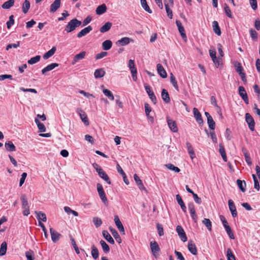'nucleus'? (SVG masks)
<instances>
[{"instance_id": "f257e3e1", "label": "nucleus", "mask_w": 260, "mask_h": 260, "mask_svg": "<svg viewBox=\"0 0 260 260\" xmlns=\"http://www.w3.org/2000/svg\"><path fill=\"white\" fill-rule=\"evenodd\" d=\"M81 21L78 20L76 18H74L70 20L68 24L66 26L64 31L67 32H71L74 31L77 27L81 25Z\"/></svg>"}, {"instance_id": "f03ea898", "label": "nucleus", "mask_w": 260, "mask_h": 260, "mask_svg": "<svg viewBox=\"0 0 260 260\" xmlns=\"http://www.w3.org/2000/svg\"><path fill=\"white\" fill-rule=\"evenodd\" d=\"M150 246L153 255L155 258H157L159 255V252L160 251V248L158 244L156 241L151 242Z\"/></svg>"}, {"instance_id": "7ed1b4c3", "label": "nucleus", "mask_w": 260, "mask_h": 260, "mask_svg": "<svg viewBox=\"0 0 260 260\" xmlns=\"http://www.w3.org/2000/svg\"><path fill=\"white\" fill-rule=\"evenodd\" d=\"M97 190L99 193L100 199L104 204L108 203V200L106 196L105 193L103 189V187L100 183L97 184Z\"/></svg>"}, {"instance_id": "20e7f679", "label": "nucleus", "mask_w": 260, "mask_h": 260, "mask_svg": "<svg viewBox=\"0 0 260 260\" xmlns=\"http://www.w3.org/2000/svg\"><path fill=\"white\" fill-rule=\"evenodd\" d=\"M77 112L79 115L80 119H81L82 121L84 123V124L86 126L89 125V122L88 121L87 116L85 113V111L81 108H78L77 110Z\"/></svg>"}, {"instance_id": "39448f33", "label": "nucleus", "mask_w": 260, "mask_h": 260, "mask_svg": "<svg viewBox=\"0 0 260 260\" xmlns=\"http://www.w3.org/2000/svg\"><path fill=\"white\" fill-rule=\"evenodd\" d=\"M128 67L131 70V72L132 75L133 79L134 81H136L137 80V69L135 68V62L134 60L130 59L128 63Z\"/></svg>"}, {"instance_id": "423d86ee", "label": "nucleus", "mask_w": 260, "mask_h": 260, "mask_svg": "<svg viewBox=\"0 0 260 260\" xmlns=\"http://www.w3.org/2000/svg\"><path fill=\"white\" fill-rule=\"evenodd\" d=\"M245 120H246V122L248 124L249 129L251 131H253L254 130L255 122H254V120L253 117L249 113H246Z\"/></svg>"}, {"instance_id": "0eeeda50", "label": "nucleus", "mask_w": 260, "mask_h": 260, "mask_svg": "<svg viewBox=\"0 0 260 260\" xmlns=\"http://www.w3.org/2000/svg\"><path fill=\"white\" fill-rule=\"evenodd\" d=\"M238 90L240 96L241 97L244 102L246 104H248L249 103L248 98L244 87L242 86H239Z\"/></svg>"}, {"instance_id": "6e6552de", "label": "nucleus", "mask_w": 260, "mask_h": 260, "mask_svg": "<svg viewBox=\"0 0 260 260\" xmlns=\"http://www.w3.org/2000/svg\"><path fill=\"white\" fill-rule=\"evenodd\" d=\"M176 231L181 240L184 242H186L187 240V238L182 226L180 225H177L176 228Z\"/></svg>"}, {"instance_id": "1a4fd4ad", "label": "nucleus", "mask_w": 260, "mask_h": 260, "mask_svg": "<svg viewBox=\"0 0 260 260\" xmlns=\"http://www.w3.org/2000/svg\"><path fill=\"white\" fill-rule=\"evenodd\" d=\"M50 232L53 242L56 243L61 237V235L52 228H50Z\"/></svg>"}, {"instance_id": "9d476101", "label": "nucleus", "mask_w": 260, "mask_h": 260, "mask_svg": "<svg viewBox=\"0 0 260 260\" xmlns=\"http://www.w3.org/2000/svg\"><path fill=\"white\" fill-rule=\"evenodd\" d=\"M193 112L197 122L200 125H202L204 121L202 119L201 114L199 111L198 109L196 108H193Z\"/></svg>"}, {"instance_id": "9b49d317", "label": "nucleus", "mask_w": 260, "mask_h": 260, "mask_svg": "<svg viewBox=\"0 0 260 260\" xmlns=\"http://www.w3.org/2000/svg\"><path fill=\"white\" fill-rule=\"evenodd\" d=\"M167 121L170 129L174 133L178 132V127L175 121L171 119L169 117H167Z\"/></svg>"}, {"instance_id": "f8f14e48", "label": "nucleus", "mask_w": 260, "mask_h": 260, "mask_svg": "<svg viewBox=\"0 0 260 260\" xmlns=\"http://www.w3.org/2000/svg\"><path fill=\"white\" fill-rule=\"evenodd\" d=\"M61 0H55L50 6V12L54 13L60 7Z\"/></svg>"}, {"instance_id": "ddd939ff", "label": "nucleus", "mask_w": 260, "mask_h": 260, "mask_svg": "<svg viewBox=\"0 0 260 260\" xmlns=\"http://www.w3.org/2000/svg\"><path fill=\"white\" fill-rule=\"evenodd\" d=\"M86 54V52L85 51H82L79 54L75 55L72 61V64L74 65L76 64V62H77L79 60H81L84 58Z\"/></svg>"}, {"instance_id": "4468645a", "label": "nucleus", "mask_w": 260, "mask_h": 260, "mask_svg": "<svg viewBox=\"0 0 260 260\" xmlns=\"http://www.w3.org/2000/svg\"><path fill=\"white\" fill-rule=\"evenodd\" d=\"M228 203L229 209L232 213V216L236 217L237 216V212L234 202L232 200H229Z\"/></svg>"}, {"instance_id": "2eb2a0df", "label": "nucleus", "mask_w": 260, "mask_h": 260, "mask_svg": "<svg viewBox=\"0 0 260 260\" xmlns=\"http://www.w3.org/2000/svg\"><path fill=\"white\" fill-rule=\"evenodd\" d=\"M134 178L136 183L137 184L139 188L141 190H144L145 192H147L146 188L144 187L142 180L140 179L139 176L135 174L134 175Z\"/></svg>"}, {"instance_id": "dca6fc26", "label": "nucleus", "mask_w": 260, "mask_h": 260, "mask_svg": "<svg viewBox=\"0 0 260 260\" xmlns=\"http://www.w3.org/2000/svg\"><path fill=\"white\" fill-rule=\"evenodd\" d=\"M176 24L178 27V30L183 39L186 38V36L184 28L180 20H176Z\"/></svg>"}, {"instance_id": "f3484780", "label": "nucleus", "mask_w": 260, "mask_h": 260, "mask_svg": "<svg viewBox=\"0 0 260 260\" xmlns=\"http://www.w3.org/2000/svg\"><path fill=\"white\" fill-rule=\"evenodd\" d=\"M187 247L188 250L190 251L191 253L193 255H196L197 254V249L196 245L193 243V241L192 240H189L188 243Z\"/></svg>"}, {"instance_id": "a211bd4d", "label": "nucleus", "mask_w": 260, "mask_h": 260, "mask_svg": "<svg viewBox=\"0 0 260 260\" xmlns=\"http://www.w3.org/2000/svg\"><path fill=\"white\" fill-rule=\"evenodd\" d=\"M92 28L91 26L89 25L87 27L82 29L80 32H79L77 37L79 38H80L85 35H86L88 33H89L90 31H91Z\"/></svg>"}, {"instance_id": "6ab92c4d", "label": "nucleus", "mask_w": 260, "mask_h": 260, "mask_svg": "<svg viewBox=\"0 0 260 260\" xmlns=\"http://www.w3.org/2000/svg\"><path fill=\"white\" fill-rule=\"evenodd\" d=\"M99 172L98 173L99 176L103 180H104L108 184H111V182L110 179L105 172L103 169L100 170H99Z\"/></svg>"}, {"instance_id": "aec40b11", "label": "nucleus", "mask_w": 260, "mask_h": 260, "mask_svg": "<svg viewBox=\"0 0 260 260\" xmlns=\"http://www.w3.org/2000/svg\"><path fill=\"white\" fill-rule=\"evenodd\" d=\"M157 70L158 73L159 74L161 77H162V78H165L167 77V73L161 64L158 63L157 64Z\"/></svg>"}, {"instance_id": "412c9836", "label": "nucleus", "mask_w": 260, "mask_h": 260, "mask_svg": "<svg viewBox=\"0 0 260 260\" xmlns=\"http://www.w3.org/2000/svg\"><path fill=\"white\" fill-rule=\"evenodd\" d=\"M161 96L164 102L167 104L170 102V98L168 92L165 89H162Z\"/></svg>"}, {"instance_id": "4be33fe9", "label": "nucleus", "mask_w": 260, "mask_h": 260, "mask_svg": "<svg viewBox=\"0 0 260 260\" xmlns=\"http://www.w3.org/2000/svg\"><path fill=\"white\" fill-rule=\"evenodd\" d=\"M131 39L128 37H124L116 42V44L118 46H125L130 43Z\"/></svg>"}, {"instance_id": "5701e85b", "label": "nucleus", "mask_w": 260, "mask_h": 260, "mask_svg": "<svg viewBox=\"0 0 260 260\" xmlns=\"http://www.w3.org/2000/svg\"><path fill=\"white\" fill-rule=\"evenodd\" d=\"M102 234L104 238L110 244H114L115 242L113 238L109 234L108 232L106 230H104L102 232Z\"/></svg>"}, {"instance_id": "b1692460", "label": "nucleus", "mask_w": 260, "mask_h": 260, "mask_svg": "<svg viewBox=\"0 0 260 260\" xmlns=\"http://www.w3.org/2000/svg\"><path fill=\"white\" fill-rule=\"evenodd\" d=\"M59 64L57 63H52L49 65H48L47 67H46L45 68L42 69V73L43 74H45L46 72L50 71L54 69L55 67H58Z\"/></svg>"}, {"instance_id": "393cba45", "label": "nucleus", "mask_w": 260, "mask_h": 260, "mask_svg": "<svg viewBox=\"0 0 260 260\" xmlns=\"http://www.w3.org/2000/svg\"><path fill=\"white\" fill-rule=\"evenodd\" d=\"M35 213L37 214V218L38 220L39 223H40V221H46L47 217L44 213H43L41 211H35Z\"/></svg>"}, {"instance_id": "a878e982", "label": "nucleus", "mask_w": 260, "mask_h": 260, "mask_svg": "<svg viewBox=\"0 0 260 260\" xmlns=\"http://www.w3.org/2000/svg\"><path fill=\"white\" fill-rule=\"evenodd\" d=\"M107 9L106 5L103 4L96 8L95 12L97 15H100L105 13Z\"/></svg>"}, {"instance_id": "bb28decb", "label": "nucleus", "mask_w": 260, "mask_h": 260, "mask_svg": "<svg viewBox=\"0 0 260 260\" xmlns=\"http://www.w3.org/2000/svg\"><path fill=\"white\" fill-rule=\"evenodd\" d=\"M212 27L214 32L218 36L221 35L220 28L219 26L218 23L216 21H214L212 22Z\"/></svg>"}, {"instance_id": "cd10ccee", "label": "nucleus", "mask_w": 260, "mask_h": 260, "mask_svg": "<svg viewBox=\"0 0 260 260\" xmlns=\"http://www.w3.org/2000/svg\"><path fill=\"white\" fill-rule=\"evenodd\" d=\"M186 147L187 148L188 152L190 155V157L192 159H193L196 157L193 148L191 144L190 143L186 142Z\"/></svg>"}, {"instance_id": "c85d7f7f", "label": "nucleus", "mask_w": 260, "mask_h": 260, "mask_svg": "<svg viewBox=\"0 0 260 260\" xmlns=\"http://www.w3.org/2000/svg\"><path fill=\"white\" fill-rule=\"evenodd\" d=\"M6 149L9 151H16V147L14 145L12 142L7 141L5 144Z\"/></svg>"}, {"instance_id": "c756f323", "label": "nucleus", "mask_w": 260, "mask_h": 260, "mask_svg": "<svg viewBox=\"0 0 260 260\" xmlns=\"http://www.w3.org/2000/svg\"><path fill=\"white\" fill-rule=\"evenodd\" d=\"M112 25V23L111 22H107L100 28V31L102 33L106 32L110 30Z\"/></svg>"}, {"instance_id": "7c9ffc66", "label": "nucleus", "mask_w": 260, "mask_h": 260, "mask_svg": "<svg viewBox=\"0 0 260 260\" xmlns=\"http://www.w3.org/2000/svg\"><path fill=\"white\" fill-rule=\"evenodd\" d=\"M109 230H110V232H111L113 237L116 240V241L119 243H121V239L119 235L118 234V232H117V231L115 229H114L112 227H110Z\"/></svg>"}, {"instance_id": "2f4dec72", "label": "nucleus", "mask_w": 260, "mask_h": 260, "mask_svg": "<svg viewBox=\"0 0 260 260\" xmlns=\"http://www.w3.org/2000/svg\"><path fill=\"white\" fill-rule=\"evenodd\" d=\"M105 72L103 68L97 69L95 71L94 75L95 78H100L104 77L105 75Z\"/></svg>"}, {"instance_id": "473e14b6", "label": "nucleus", "mask_w": 260, "mask_h": 260, "mask_svg": "<svg viewBox=\"0 0 260 260\" xmlns=\"http://www.w3.org/2000/svg\"><path fill=\"white\" fill-rule=\"evenodd\" d=\"M56 48L55 47H53L50 50L45 53L43 57L44 59H47L51 57L55 52Z\"/></svg>"}, {"instance_id": "72a5a7b5", "label": "nucleus", "mask_w": 260, "mask_h": 260, "mask_svg": "<svg viewBox=\"0 0 260 260\" xmlns=\"http://www.w3.org/2000/svg\"><path fill=\"white\" fill-rule=\"evenodd\" d=\"M112 46V42L110 40H107L102 43V48L105 50H109Z\"/></svg>"}, {"instance_id": "f704fd0d", "label": "nucleus", "mask_w": 260, "mask_h": 260, "mask_svg": "<svg viewBox=\"0 0 260 260\" xmlns=\"http://www.w3.org/2000/svg\"><path fill=\"white\" fill-rule=\"evenodd\" d=\"M237 184L241 191L244 192L246 191V182L245 181H242L240 179H238L237 180Z\"/></svg>"}, {"instance_id": "c9c22d12", "label": "nucleus", "mask_w": 260, "mask_h": 260, "mask_svg": "<svg viewBox=\"0 0 260 260\" xmlns=\"http://www.w3.org/2000/svg\"><path fill=\"white\" fill-rule=\"evenodd\" d=\"M30 8V3L28 0H25L24 3L22 4V11L24 13L26 14L28 12L29 9Z\"/></svg>"}, {"instance_id": "e433bc0d", "label": "nucleus", "mask_w": 260, "mask_h": 260, "mask_svg": "<svg viewBox=\"0 0 260 260\" xmlns=\"http://www.w3.org/2000/svg\"><path fill=\"white\" fill-rule=\"evenodd\" d=\"M15 0H9L5 2L2 6V8L4 9H9L14 6Z\"/></svg>"}, {"instance_id": "4c0bfd02", "label": "nucleus", "mask_w": 260, "mask_h": 260, "mask_svg": "<svg viewBox=\"0 0 260 260\" xmlns=\"http://www.w3.org/2000/svg\"><path fill=\"white\" fill-rule=\"evenodd\" d=\"M91 253L93 259H96L99 256V250L95 245L91 246Z\"/></svg>"}, {"instance_id": "58836bf2", "label": "nucleus", "mask_w": 260, "mask_h": 260, "mask_svg": "<svg viewBox=\"0 0 260 260\" xmlns=\"http://www.w3.org/2000/svg\"><path fill=\"white\" fill-rule=\"evenodd\" d=\"M21 200L22 201V207L23 209L29 208L27 199L25 194H23L21 197Z\"/></svg>"}, {"instance_id": "ea45409f", "label": "nucleus", "mask_w": 260, "mask_h": 260, "mask_svg": "<svg viewBox=\"0 0 260 260\" xmlns=\"http://www.w3.org/2000/svg\"><path fill=\"white\" fill-rule=\"evenodd\" d=\"M35 121L40 132H45L46 131L45 126L43 123H41L38 119L35 118Z\"/></svg>"}, {"instance_id": "a19ab883", "label": "nucleus", "mask_w": 260, "mask_h": 260, "mask_svg": "<svg viewBox=\"0 0 260 260\" xmlns=\"http://www.w3.org/2000/svg\"><path fill=\"white\" fill-rule=\"evenodd\" d=\"M142 8L148 13L151 14L152 11L149 8V6L147 3L146 0H140Z\"/></svg>"}, {"instance_id": "79ce46f5", "label": "nucleus", "mask_w": 260, "mask_h": 260, "mask_svg": "<svg viewBox=\"0 0 260 260\" xmlns=\"http://www.w3.org/2000/svg\"><path fill=\"white\" fill-rule=\"evenodd\" d=\"M102 249L105 253H109L110 251V247L109 245L103 240H101L100 242Z\"/></svg>"}, {"instance_id": "37998d69", "label": "nucleus", "mask_w": 260, "mask_h": 260, "mask_svg": "<svg viewBox=\"0 0 260 260\" xmlns=\"http://www.w3.org/2000/svg\"><path fill=\"white\" fill-rule=\"evenodd\" d=\"M7 249V244L5 241L3 242L2 243L0 247V256H3L6 254Z\"/></svg>"}, {"instance_id": "c03bdc74", "label": "nucleus", "mask_w": 260, "mask_h": 260, "mask_svg": "<svg viewBox=\"0 0 260 260\" xmlns=\"http://www.w3.org/2000/svg\"><path fill=\"white\" fill-rule=\"evenodd\" d=\"M170 81L174 87L177 90L179 91V87L177 84V82L176 80L175 77L172 73L170 74Z\"/></svg>"}, {"instance_id": "a18cd8bd", "label": "nucleus", "mask_w": 260, "mask_h": 260, "mask_svg": "<svg viewBox=\"0 0 260 260\" xmlns=\"http://www.w3.org/2000/svg\"><path fill=\"white\" fill-rule=\"evenodd\" d=\"M92 221L96 228L100 227L102 224V219L98 217H94L92 218Z\"/></svg>"}, {"instance_id": "49530a36", "label": "nucleus", "mask_w": 260, "mask_h": 260, "mask_svg": "<svg viewBox=\"0 0 260 260\" xmlns=\"http://www.w3.org/2000/svg\"><path fill=\"white\" fill-rule=\"evenodd\" d=\"M103 92L106 96L109 98V100L112 101L114 100V96L110 90L107 89H103Z\"/></svg>"}, {"instance_id": "de8ad7c7", "label": "nucleus", "mask_w": 260, "mask_h": 260, "mask_svg": "<svg viewBox=\"0 0 260 260\" xmlns=\"http://www.w3.org/2000/svg\"><path fill=\"white\" fill-rule=\"evenodd\" d=\"M203 223L206 226L209 231L212 230V223L210 220L208 218H204L203 220Z\"/></svg>"}, {"instance_id": "09e8293b", "label": "nucleus", "mask_w": 260, "mask_h": 260, "mask_svg": "<svg viewBox=\"0 0 260 260\" xmlns=\"http://www.w3.org/2000/svg\"><path fill=\"white\" fill-rule=\"evenodd\" d=\"M207 123L208 124L209 128L211 130H214L215 129V122L213 120L212 117L210 118H208V119H207Z\"/></svg>"}, {"instance_id": "8fccbe9b", "label": "nucleus", "mask_w": 260, "mask_h": 260, "mask_svg": "<svg viewBox=\"0 0 260 260\" xmlns=\"http://www.w3.org/2000/svg\"><path fill=\"white\" fill-rule=\"evenodd\" d=\"M40 59H41V56L40 55H37L34 57L31 58L30 59H29L28 60L27 62L29 64H33L34 63L38 62L39 61H40Z\"/></svg>"}, {"instance_id": "3c124183", "label": "nucleus", "mask_w": 260, "mask_h": 260, "mask_svg": "<svg viewBox=\"0 0 260 260\" xmlns=\"http://www.w3.org/2000/svg\"><path fill=\"white\" fill-rule=\"evenodd\" d=\"M165 166L169 170L174 171L175 172L179 173L180 171V170L179 168L174 166L172 164H168L165 165Z\"/></svg>"}, {"instance_id": "603ef678", "label": "nucleus", "mask_w": 260, "mask_h": 260, "mask_svg": "<svg viewBox=\"0 0 260 260\" xmlns=\"http://www.w3.org/2000/svg\"><path fill=\"white\" fill-rule=\"evenodd\" d=\"M224 9L226 16L229 18H233L231 10L226 4H224Z\"/></svg>"}, {"instance_id": "864d4df0", "label": "nucleus", "mask_w": 260, "mask_h": 260, "mask_svg": "<svg viewBox=\"0 0 260 260\" xmlns=\"http://www.w3.org/2000/svg\"><path fill=\"white\" fill-rule=\"evenodd\" d=\"M165 6L166 12L167 13V15H168V17L170 19H172V17H173V13H172V11L171 10V9L169 7V4H166L165 2Z\"/></svg>"}, {"instance_id": "5fc2aeb1", "label": "nucleus", "mask_w": 260, "mask_h": 260, "mask_svg": "<svg viewBox=\"0 0 260 260\" xmlns=\"http://www.w3.org/2000/svg\"><path fill=\"white\" fill-rule=\"evenodd\" d=\"M226 256L228 260H236V257L230 248H228L227 250Z\"/></svg>"}, {"instance_id": "6e6d98bb", "label": "nucleus", "mask_w": 260, "mask_h": 260, "mask_svg": "<svg viewBox=\"0 0 260 260\" xmlns=\"http://www.w3.org/2000/svg\"><path fill=\"white\" fill-rule=\"evenodd\" d=\"M224 228L230 238L232 239H234L235 238L234 234L232 233V229L231 227L229 225V224L224 226Z\"/></svg>"}, {"instance_id": "4d7b16f0", "label": "nucleus", "mask_w": 260, "mask_h": 260, "mask_svg": "<svg viewBox=\"0 0 260 260\" xmlns=\"http://www.w3.org/2000/svg\"><path fill=\"white\" fill-rule=\"evenodd\" d=\"M25 256L27 260H34V251L29 250L25 252Z\"/></svg>"}, {"instance_id": "13d9d810", "label": "nucleus", "mask_w": 260, "mask_h": 260, "mask_svg": "<svg viewBox=\"0 0 260 260\" xmlns=\"http://www.w3.org/2000/svg\"><path fill=\"white\" fill-rule=\"evenodd\" d=\"M235 67L236 68V71L239 75L243 73L242 72L243 68L240 62H236L235 64Z\"/></svg>"}, {"instance_id": "bf43d9fd", "label": "nucleus", "mask_w": 260, "mask_h": 260, "mask_svg": "<svg viewBox=\"0 0 260 260\" xmlns=\"http://www.w3.org/2000/svg\"><path fill=\"white\" fill-rule=\"evenodd\" d=\"M14 23V15H11L9 17V20L7 22V26L8 29H10L12 25Z\"/></svg>"}, {"instance_id": "052dcab7", "label": "nucleus", "mask_w": 260, "mask_h": 260, "mask_svg": "<svg viewBox=\"0 0 260 260\" xmlns=\"http://www.w3.org/2000/svg\"><path fill=\"white\" fill-rule=\"evenodd\" d=\"M250 36L253 40H256L257 39V32L253 29H251L250 30Z\"/></svg>"}, {"instance_id": "680f3d73", "label": "nucleus", "mask_w": 260, "mask_h": 260, "mask_svg": "<svg viewBox=\"0 0 260 260\" xmlns=\"http://www.w3.org/2000/svg\"><path fill=\"white\" fill-rule=\"evenodd\" d=\"M70 15L69 13L67 10H64L61 14V17L58 18V21H63L66 19V17Z\"/></svg>"}, {"instance_id": "e2e57ef3", "label": "nucleus", "mask_w": 260, "mask_h": 260, "mask_svg": "<svg viewBox=\"0 0 260 260\" xmlns=\"http://www.w3.org/2000/svg\"><path fill=\"white\" fill-rule=\"evenodd\" d=\"M20 46V42L18 41L16 43L9 44L6 47V50H8L12 48H17Z\"/></svg>"}, {"instance_id": "0e129e2a", "label": "nucleus", "mask_w": 260, "mask_h": 260, "mask_svg": "<svg viewBox=\"0 0 260 260\" xmlns=\"http://www.w3.org/2000/svg\"><path fill=\"white\" fill-rule=\"evenodd\" d=\"M156 226L159 236H162L164 235V229L162 226L159 223H157Z\"/></svg>"}, {"instance_id": "69168bd1", "label": "nucleus", "mask_w": 260, "mask_h": 260, "mask_svg": "<svg viewBox=\"0 0 260 260\" xmlns=\"http://www.w3.org/2000/svg\"><path fill=\"white\" fill-rule=\"evenodd\" d=\"M211 103L213 106H215L218 110L220 112V108L218 106L216 102V100L214 96L211 97Z\"/></svg>"}, {"instance_id": "338daca9", "label": "nucleus", "mask_w": 260, "mask_h": 260, "mask_svg": "<svg viewBox=\"0 0 260 260\" xmlns=\"http://www.w3.org/2000/svg\"><path fill=\"white\" fill-rule=\"evenodd\" d=\"M192 194L193 196L194 202L198 204H200L202 203L201 199L199 198L197 194L195 193L194 192H192Z\"/></svg>"}, {"instance_id": "774afa93", "label": "nucleus", "mask_w": 260, "mask_h": 260, "mask_svg": "<svg viewBox=\"0 0 260 260\" xmlns=\"http://www.w3.org/2000/svg\"><path fill=\"white\" fill-rule=\"evenodd\" d=\"M148 96H149V98L150 99V100H151L152 102L154 104H156L157 103V99H156V97L155 95L154 92H152V93H150V94H149Z\"/></svg>"}]
</instances>
